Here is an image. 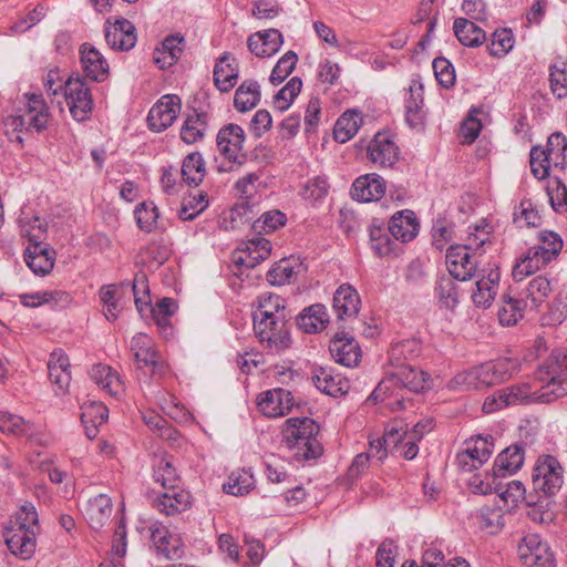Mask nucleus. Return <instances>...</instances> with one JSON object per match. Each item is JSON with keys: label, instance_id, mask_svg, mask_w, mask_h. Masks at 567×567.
Returning <instances> with one entry per match:
<instances>
[{"label": "nucleus", "instance_id": "c85d7f7f", "mask_svg": "<svg viewBox=\"0 0 567 567\" xmlns=\"http://www.w3.org/2000/svg\"><path fill=\"white\" fill-rule=\"evenodd\" d=\"M48 370L49 379L55 386V393H65L71 382V372L69 358L61 349L50 354Z\"/></svg>", "mask_w": 567, "mask_h": 567}, {"label": "nucleus", "instance_id": "ea45409f", "mask_svg": "<svg viewBox=\"0 0 567 567\" xmlns=\"http://www.w3.org/2000/svg\"><path fill=\"white\" fill-rule=\"evenodd\" d=\"M91 379L111 395H117L123 391V382L120 375L107 364H95L90 370Z\"/></svg>", "mask_w": 567, "mask_h": 567}, {"label": "nucleus", "instance_id": "72a5a7b5", "mask_svg": "<svg viewBox=\"0 0 567 567\" xmlns=\"http://www.w3.org/2000/svg\"><path fill=\"white\" fill-rule=\"evenodd\" d=\"M501 274L497 269H491L486 276L476 281V289L472 295L475 306L481 308H488L494 300Z\"/></svg>", "mask_w": 567, "mask_h": 567}, {"label": "nucleus", "instance_id": "f3484780", "mask_svg": "<svg viewBox=\"0 0 567 567\" xmlns=\"http://www.w3.org/2000/svg\"><path fill=\"white\" fill-rule=\"evenodd\" d=\"M238 78L239 64L236 58L229 52H224L216 60L214 66L213 79L215 86L220 92H229L237 84Z\"/></svg>", "mask_w": 567, "mask_h": 567}, {"label": "nucleus", "instance_id": "e2e57ef3", "mask_svg": "<svg viewBox=\"0 0 567 567\" xmlns=\"http://www.w3.org/2000/svg\"><path fill=\"white\" fill-rule=\"evenodd\" d=\"M296 261L292 259H281L275 264L267 272V280L272 286H284L290 282L295 275Z\"/></svg>", "mask_w": 567, "mask_h": 567}, {"label": "nucleus", "instance_id": "de8ad7c7", "mask_svg": "<svg viewBox=\"0 0 567 567\" xmlns=\"http://www.w3.org/2000/svg\"><path fill=\"white\" fill-rule=\"evenodd\" d=\"M112 514V501L105 494L90 499L86 505V515L93 527H101Z\"/></svg>", "mask_w": 567, "mask_h": 567}, {"label": "nucleus", "instance_id": "bb28decb", "mask_svg": "<svg viewBox=\"0 0 567 567\" xmlns=\"http://www.w3.org/2000/svg\"><path fill=\"white\" fill-rule=\"evenodd\" d=\"M525 452L522 444H512L503 450L496 457L492 478L504 477L516 473L524 464ZM495 482H493L494 484Z\"/></svg>", "mask_w": 567, "mask_h": 567}, {"label": "nucleus", "instance_id": "37998d69", "mask_svg": "<svg viewBox=\"0 0 567 567\" xmlns=\"http://www.w3.org/2000/svg\"><path fill=\"white\" fill-rule=\"evenodd\" d=\"M275 316L289 319L285 300L271 292L262 293L258 297V309L254 313V319H275Z\"/></svg>", "mask_w": 567, "mask_h": 567}, {"label": "nucleus", "instance_id": "864d4df0", "mask_svg": "<svg viewBox=\"0 0 567 567\" xmlns=\"http://www.w3.org/2000/svg\"><path fill=\"white\" fill-rule=\"evenodd\" d=\"M154 478L165 489L178 487L179 475L172 457L164 456L158 460L154 468Z\"/></svg>", "mask_w": 567, "mask_h": 567}, {"label": "nucleus", "instance_id": "4c0bfd02", "mask_svg": "<svg viewBox=\"0 0 567 567\" xmlns=\"http://www.w3.org/2000/svg\"><path fill=\"white\" fill-rule=\"evenodd\" d=\"M370 246L378 257H386L395 254L398 244L392 239L388 228L374 220L369 228Z\"/></svg>", "mask_w": 567, "mask_h": 567}, {"label": "nucleus", "instance_id": "69168bd1", "mask_svg": "<svg viewBox=\"0 0 567 567\" xmlns=\"http://www.w3.org/2000/svg\"><path fill=\"white\" fill-rule=\"evenodd\" d=\"M547 195L553 209L557 213L567 212V187L558 178H553L547 185Z\"/></svg>", "mask_w": 567, "mask_h": 567}, {"label": "nucleus", "instance_id": "a878e982", "mask_svg": "<svg viewBox=\"0 0 567 567\" xmlns=\"http://www.w3.org/2000/svg\"><path fill=\"white\" fill-rule=\"evenodd\" d=\"M311 379L318 390L331 396L346 394L349 390L348 381L328 367H313Z\"/></svg>", "mask_w": 567, "mask_h": 567}, {"label": "nucleus", "instance_id": "c756f323", "mask_svg": "<svg viewBox=\"0 0 567 567\" xmlns=\"http://www.w3.org/2000/svg\"><path fill=\"white\" fill-rule=\"evenodd\" d=\"M361 299L350 285H341L333 295L332 308L338 319L354 318L360 310Z\"/></svg>", "mask_w": 567, "mask_h": 567}, {"label": "nucleus", "instance_id": "423d86ee", "mask_svg": "<svg viewBox=\"0 0 567 567\" xmlns=\"http://www.w3.org/2000/svg\"><path fill=\"white\" fill-rule=\"evenodd\" d=\"M532 483L536 492L546 496L555 495L564 484V468L559 461L548 454L538 456L534 464Z\"/></svg>", "mask_w": 567, "mask_h": 567}, {"label": "nucleus", "instance_id": "0eeeda50", "mask_svg": "<svg viewBox=\"0 0 567 567\" xmlns=\"http://www.w3.org/2000/svg\"><path fill=\"white\" fill-rule=\"evenodd\" d=\"M288 318L275 316V319H254V331L261 344L274 353L288 349L291 339Z\"/></svg>", "mask_w": 567, "mask_h": 567}, {"label": "nucleus", "instance_id": "79ce46f5", "mask_svg": "<svg viewBox=\"0 0 567 567\" xmlns=\"http://www.w3.org/2000/svg\"><path fill=\"white\" fill-rule=\"evenodd\" d=\"M261 97L260 85L255 80H245L235 92L234 106L239 112H247L257 106Z\"/></svg>", "mask_w": 567, "mask_h": 567}, {"label": "nucleus", "instance_id": "6e6d98bb", "mask_svg": "<svg viewBox=\"0 0 567 567\" xmlns=\"http://www.w3.org/2000/svg\"><path fill=\"white\" fill-rule=\"evenodd\" d=\"M208 205L207 195L199 192L185 197L178 210L179 219L184 221L195 219Z\"/></svg>", "mask_w": 567, "mask_h": 567}, {"label": "nucleus", "instance_id": "39448f33", "mask_svg": "<svg viewBox=\"0 0 567 567\" xmlns=\"http://www.w3.org/2000/svg\"><path fill=\"white\" fill-rule=\"evenodd\" d=\"M320 427L309 417L288 419L282 431L285 441L297 460H315L321 456L323 447L318 440Z\"/></svg>", "mask_w": 567, "mask_h": 567}, {"label": "nucleus", "instance_id": "4468645a", "mask_svg": "<svg viewBox=\"0 0 567 567\" xmlns=\"http://www.w3.org/2000/svg\"><path fill=\"white\" fill-rule=\"evenodd\" d=\"M368 158L381 168H389L398 163L400 151L388 134L378 133L369 143Z\"/></svg>", "mask_w": 567, "mask_h": 567}, {"label": "nucleus", "instance_id": "c03bdc74", "mask_svg": "<svg viewBox=\"0 0 567 567\" xmlns=\"http://www.w3.org/2000/svg\"><path fill=\"white\" fill-rule=\"evenodd\" d=\"M550 292L549 279L545 276H537L528 282L522 297L527 300L530 310H537L547 300Z\"/></svg>", "mask_w": 567, "mask_h": 567}, {"label": "nucleus", "instance_id": "3c124183", "mask_svg": "<svg viewBox=\"0 0 567 567\" xmlns=\"http://www.w3.org/2000/svg\"><path fill=\"white\" fill-rule=\"evenodd\" d=\"M205 176V163L198 152L187 155L182 165V177L188 185L197 186Z\"/></svg>", "mask_w": 567, "mask_h": 567}, {"label": "nucleus", "instance_id": "dca6fc26", "mask_svg": "<svg viewBox=\"0 0 567 567\" xmlns=\"http://www.w3.org/2000/svg\"><path fill=\"white\" fill-rule=\"evenodd\" d=\"M150 538L157 554L166 559H175L182 555V540L173 535L162 523L155 522L150 525Z\"/></svg>", "mask_w": 567, "mask_h": 567}, {"label": "nucleus", "instance_id": "6ab92c4d", "mask_svg": "<svg viewBox=\"0 0 567 567\" xmlns=\"http://www.w3.org/2000/svg\"><path fill=\"white\" fill-rule=\"evenodd\" d=\"M329 350L336 362L348 368L358 365L361 358L359 343L346 333H337L330 341Z\"/></svg>", "mask_w": 567, "mask_h": 567}, {"label": "nucleus", "instance_id": "58836bf2", "mask_svg": "<svg viewBox=\"0 0 567 567\" xmlns=\"http://www.w3.org/2000/svg\"><path fill=\"white\" fill-rule=\"evenodd\" d=\"M502 307L498 311V320L502 326H514L524 316V311L529 309L527 300L523 297L515 298L509 293L502 296Z\"/></svg>", "mask_w": 567, "mask_h": 567}, {"label": "nucleus", "instance_id": "7c9ffc66", "mask_svg": "<svg viewBox=\"0 0 567 567\" xmlns=\"http://www.w3.org/2000/svg\"><path fill=\"white\" fill-rule=\"evenodd\" d=\"M185 47L184 37L179 34L168 35L162 42L161 48H156L153 53V60L159 69L172 66L181 58Z\"/></svg>", "mask_w": 567, "mask_h": 567}, {"label": "nucleus", "instance_id": "052dcab7", "mask_svg": "<svg viewBox=\"0 0 567 567\" xmlns=\"http://www.w3.org/2000/svg\"><path fill=\"white\" fill-rule=\"evenodd\" d=\"M302 81L298 76L291 78L288 83L281 87L274 97V105L279 111H286L293 99L300 93Z\"/></svg>", "mask_w": 567, "mask_h": 567}, {"label": "nucleus", "instance_id": "a18cd8bd", "mask_svg": "<svg viewBox=\"0 0 567 567\" xmlns=\"http://www.w3.org/2000/svg\"><path fill=\"white\" fill-rule=\"evenodd\" d=\"M329 315L323 305L317 303L303 310L299 316L298 324L307 333H313L326 328Z\"/></svg>", "mask_w": 567, "mask_h": 567}, {"label": "nucleus", "instance_id": "f03ea898", "mask_svg": "<svg viewBox=\"0 0 567 567\" xmlns=\"http://www.w3.org/2000/svg\"><path fill=\"white\" fill-rule=\"evenodd\" d=\"M40 533L39 516L35 506L25 502L16 513L14 520L4 528V543L12 555L28 560L37 548V536Z\"/></svg>", "mask_w": 567, "mask_h": 567}, {"label": "nucleus", "instance_id": "5fc2aeb1", "mask_svg": "<svg viewBox=\"0 0 567 567\" xmlns=\"http://www.w3.org/2000/svg\"><path fill=\"white\" fill-rule=\"evenodd\" d=\"M421 352V346L420 343L414 340H404L402 342H398L392 346L389 355H390V362L393 365H398L400 368L405 367L404 362L413 360L414 358L419 357Z\"/></svg>", "mask_w": 567, "mask_h": 567}, {"label": "nucleus", "instance_id": "2f4dec72", "mask_svg": "<svg viewBox=\"0 0 567 567\" xmlns=\"http://www.w3.org/2000/svg\"><path fill=\"white\" fill-rule=\"evenodd\" d=\"M425 120L423 111V85L412 81L409 87V97L405 100V121L413 127H422Z\"/></svg>", "mask_w": 567, "mask_h": 567}, {"label": "nucleus", "instance_id": "f704fd0d", "mask_svg": "<svg viewBox=\"0 0 567 567\" xmlns=\"http://www.w3.org/2000/svg\"><path fill=\"white\" fill-rule=\"evenodd\" d=\"M476 488L481 494H487L495 489L499 497L512 507L517 506L519 502L524 501L526 493L525 485L518 480L508 482L505 488L501 484H495L493 487L491 482L487 481L485 483L482 481Z\"/></svg>", "mask_w": 567, "mask_h": 567}, {"label": "nucleus", "instance_id": "c9c22d12", "mask_svg": "<svg viewBox=\"0 0 567 567\" xmlns=\"http://www.w3.org/2000/svg\"><path fill=\"white\" fill-rule=\"evenodd\" d=\"M454 34L465 47L477 48L486 40V32L473 21L465 18H456L453 24Z\"/></svg>", "mask_w": 567, "mask_h": 567}, {"label": "nucleus", "instance_id": "a211bd4d", "mask_svg": "<svg viewBox=\"0 0 567 567\" xmlns=\"http://www.w3.org/2000/svg\"><path fill=\"white\" fill-rule=\"evenodd\" d=\"M284 44V37L277 29L258 31L249 35L247 47L257 58H269L276 54Z\"/></svg>", "mask_w": 567, "mask_h": 567}, {"label": "nucleus", "instance_id": "9b49d317", "mask_svg": "<svg viewBox=\"0 0 567 567\" xmlns=\"http://www.w3.org/2000/svg\"><path fill=\"white\" fill-rule=\"evenodd\" d=\"M518 557L526 567H555V556L538 534L524 536L517 548Z\"/></svg>", "mask_w": 567, "mask_h": 567}, {"label": "nucleus", "instance_id": "49530a36", "mask_svg": "<svg viewBox=\"0 0 567 567\" xmlns=\"http://www.w3.org/2000/svg\"><path fill=\"white\" fill-rule=\"evenodd\" d=\"M435 296L441 309L455 310L458 305V291L452 276H443L436 281Z\"/></svg>", "mask_w": 567, "mask_h": 567}, {"label": "nucleus", "instance_id": "4d7b16f0", "mask_svg": "<svg viewBox=\"0 0 567 567\" xmlns=\"http://www.w3.org/2000/svg\"><path fill=\"white\" fill-rule=\"evenodd\" d=\"M0 431L14 436L28 435L31 424L20 415L0 411Z\"/></svg>", "mask_w": 567, "mask_h": 567}, {"label": "nucleus", "instance_id": "aec40b11", "mask_svg": "<svg viewBox=\"0 0 567 567\" xmlns=\"http://www.w3.org/2000/svg\"><path fill=\"white\" fill-rule=\"evenodd\" d=\"M105 27L106 43L115 50L127 51L136 43L135 27L126 19H116L114 23L107 20Z\"/></svg>", "mask_w": 567, "mask_h": 567}, {"label": "nucleus", "instance_id": "e433bc0d", "mask_svg": "<svg viewBox=\"0 0 567 567\" xmlns=\"http://www.w3.org/2000/svg\"><path fill=\"white\" fill-rule=\"evenodd\" d=\"M474 519L478 528L487 535L501 533L505 523L501 507L496 505H484L476 511Z\"/></svg>", "mask_w": 567, "mask_h": 567}, {"label": "nucleus", "instance_id": "f257e3e1", "mask_svg": "<svg viewBox=\"0 0 567 567\" xmlns=\"http://www.w3.org/2000/svg\"><path fill=\"white\" fill-rule=\"evenodd\" d=\"M537 379L542 385L532 390L528 383L514 384L502 389L509 405L532 402L549 403L567 394V353L556 349L539 365Z\"/></svg>", "mask_w": 567, "mask_h": 567}, {"label": "nucleus", "instance_id": "8fccbe9b", "mask_svg": "<svg viewBox=\"0 0 567 567\" xmlns=\"http://www.w3.org/2000/svg\"><path fill=\"white\" fill-rule=\"evenodd\" d=\"M515 39L511 29H496L491 35L487 50L489 55L501 59L512 51Z\"/></svg>", "mask_w": 567, "mask_h": 567}, {"label": "nucleus", "instance_id": "ddd939ff", "mask_svg": "<svg viewBox=\"0 0 567 567\" xmlns=\"http://www.w3.org/2000/svg\"><path fill=\"white\" fill-rule=\"evenodd\" d=\"M182 109L181 99L175 94L163 95L150 110L148 127L153 132H163L177 118Z\"/></svg>", "mask_w": 567, "mask_h": 567}, {"label": "nucleus", "instance_id": "13d9d810", "mask_svg": "<svg viewBox=\"0 0 567 567\" xmlns=\"http://www.w3.org/2000/svg\"><path fill=\"white\" fill-rule=\"evenodd\" d=\"M514 221L519 226L538 227L542 216L530 199H523L514 210Z\"/></svg>", "mask_w": 567, "mask_h": 567}, {"label": "nucleus", "instance_id": "09e8293b", "mask_svg": "<svg viewBox=\"0 0 567 567\" xmlns=\"http://www.w3.org/2000/svg\"><path fill=\"white\" fill-rule=\"evenodd\" d=\"M362 118L355 111L344 112L336 122L333 137L339 143H346L358 132Z\"/></svg>", "mask_w": 567, "mask_h": 567}, {"label": "nucleus", "instance_id": "9d476101", "mask_svg": "<svg viewBox=\"0 0 567 567\" xmlns=\"http://www.w3.org/2000/svg\"><path fill=\"white\" fill-rule=\"evenodd\" d=\"M64 96L70 113L75 121L89 117L93 109L91 89L81 78H69L64 83Z\"/></svg>", "mask_w": 567, "mask_h": 567}, {"label": "nucleus", "instance_id": "774afa93", "mask_svg": "<svg viewBox=\"0 0 567 567\" xmlns=\"http://www.w3.org/2000/svg\"><path fill=\"white\" fill-rule=\"evenodd\" d=\"M489 362L493 369L492 374L497 379V384L511 379L520 368L519 361L514 358H501Z\"/></svg>", "mask_w": 567, "mask_h": 567}, {"label": "nucleus", "instance_id": "603ef678", "mask_svg": "<svg viewBox=\"0 0 567 567\" xmlns=\"http://www.w3.org/2000/svg\"><path fill=\"white\" fill-rule=\"evenodd\" d=\"M255 484L254 475L250 471L247 470H239L236 472H233L227 483L223 485V489L227 494H231L235 496H243L252 488Z\"/></svg>", "mask_w": 567, "mask_h": 567}, {"label": "nucleus", "instance_id": "bf43d9fd", "mask_svg": "<svg viewBox=\"0 0 567 567\" xmlns=\"http://www.w3.org/2000/svg\"><path fill=\"white\" fill-rule=\"evenodd\" d=\"M135 218L140 229L151 233L157 224L159 213L153 202H144L136 206Z\"/></svg>", "mask_w": 567, "mask_h": 567}, {"label": "nucleus", "instance_id": "473e14b6", "mask_svg": "<svg viewBox=\"0 0 567 567\" xmlns=\"http://www.w3.org/2000/svg\"><path fill=\"white\" fill-rule=\"evenodd\" d=\"M27 97V116L28 127L34 128L35 132H41L47 128L49 123V109L42 94H25Z\"/></svg>", "mask_w": 567, "mask_h": 567}, {"label": "nucleus", "instance_id": "f8f14e48", "mask_svg": "<svg viewBox=\"0 0 567 567\" xmlns=\"http://www.w3.org/2000/svg\"><path fill=\"white\" fill-rule=\"evenodd\" d=\"M471 245H453L446 252V267L454 279L466 281L474 277L478 266L476 252Z\"/></svg>", "mask_w": 567, "mask_h": 567}, {"label": "nucleus", "instance_id": "412c9836", "mask_svg": "<svg viewBox=\"0 0 567 567\" xmlns=\"http://www.w3.org/2000/svg\"><path fill=\"white\" fill-rule=\"evenodd\" d=\"M154 507L166 516H174L187 511L192 505L190 494L178 487L165 489L153 502Z\"/></svg>", "mask_w": 567, "mask_h": 567}, {"label": "nucleus", "instance_id": "680f3d73", "mask_svg": "<svg viewBox=\"0 0 567 567\" xmlns=\"http://www.w3.org/2000/svg\"><path fill=\"white\" fill-rule=\"evenodd\" d=\"M298 62V55L295 51H287L274 66L269 81L274 84H280L292 73Z\"/></svg>", "mask_w": 567, "mask_h": 567}, {"label": "nucleus", "instance_id": "5701e85b", "mask_svg": "<svg viewBox=\"0 0 567 567\" xmlns=\"http://www.w3.org/2000/svg\"><path fill=\"white\" fill-rule=\"evenodd\" d=\"M385 193V182L378 174L371 173L358 177L351 187V196L358 202L379 200Z\"/></svg>", "mask_w": 567, "mask_h": 567}, {"label": "nucleus", "instance_id": "4be33fe9", "mask_svg": "<svg viewBox=\"0 0 567 567\" xmlns=\"http://www.w3.org/2000/svg\"><path fill=\"white\" fill-rule=\"evenodd\" d=\"M271 252V243L262 237H256L247 241L245 249L237 250L233 261L237 266L254 268L266 260Z\"/></svg>", "mask_w": 567, "mask_h": 567}, {"label": "nucleus", "instance_id": "b1692460", "mask_svg": "<svg viewBox=\"0 0 567 567\" xmlns=\"http://www.w3.org/2000/svg\"><path fill=\"white\" fill-rule=\"evenodd\" d=\"M420 224L411 209L396 212L389 220L388 230L395 240L411 241L419 234Z\"/></svg>", "mask_w": 567, "mask_h": 567}, {"label": "nucleus", "instance_id": "2eb2a0df", "mask_svg": "<svg viewBox=\"0 0 567 567\" xmlns=\"http://www.w3.org/2000/svg\"><path fill=\"white\" fill-rule=\"evenodd\" d=\"M295 405L290 391L277 388L260 394L258 408L268 417H280L288 414Z\"/></svg>", "mask_w": 567, "mask_h": 567}, {"label": "nucleus", "instance_id": "393cba45", "mask_svg": "<svg viewBox=\"0 0 567 567\" xmlns=\"http://www.w3.org/2000/svg\"><path fill=\"white\" fill-rule=\"evenodd\" d=\"M131 350L138 369L153 367V372L163 368L161 357L154 348L151 337L145 333H137L132 338Z\"/></svg>", "mask_w": 567, "mask_h": 567}, {"label": "nucleus", "instance_id": "0e129e2a", "mask_svg": "<svg viewBox=\"0 0 567 567\" xmlns=\"http://www.w3.org/2000/svg\"><path fill=\"white\" fill-rule=\"evenodd\" d=\"M286 223V215L278 209H274L264 213L257 220H255V223L252 224V228L259 234L261 231L272 233L279 229L280 227H284Z\"/></svg>", "mask_w": 567, "mask_h": 567}, {"label": "nucleus", "instance_id": "6e6552de", "mask_svg": "<svg viewBox=\"0 0 567 567\" xmlns=\"http://www.w3.org/2000/svg\"><path fill=\"white\" fill-rule=\"evenodd\" d=\"M245 142L244 130L234 123L221 127L217 134V147L219 153L228 161L229 166H220L219 172H229L241 166L246 162V154L243 152Z\"/></svg>", "mask_w": 567, "mask_h": 567}, {"label": "nucleus", "instance_id": "1a4fd4ad", "mask_svg": "<svg viewBox=\"0 0 567 567\" xmlns=\"http://www.w3.org/2000/svg\"><path fill=\"white\" fill-rule=\"evenodd\" d=\"M29 234V245L24 250V260L33 274L39 276L48 275L54 266L55 252L42 244L43 229L39 225L38 233Z\"/></svg>", "mask_w": 567, "mask_h": 567}, {"label": "nucleus", "instance_id": "7ed1b4c3", "mask_svg": "<svg viewBox=\"0 0 567 567\" xmlns=\"http://www.w3.org/2000/svg\"><path fill=\"white\" fill-rule=\"evenodd\" d=\"M399 384L412 392H421L431 386V377L427 372L417 370L411 365L402 367L394 375L383 379L378 384L368 398V402L377 404L378 402L390 400L388 402V406L392 410L405 409V402L403 399L391 400L393 394L391 390Z\"/></svg>", "mask_w": 567, "mask_h": 567}, {"label": "nucleus", "instance_id": "cd10ccee", "mask_svg": "<svg viewBox=\"0 0 567 567\" xmlns=\"http://www.w3.org/2000/svg\"><path fill=\"white\" fill-rule=\"evenodd\" d=\"M81 63L86 78L103 82L109 76V63L104 56L91 44L84 43L80 48Z\"/></svg>", "mask_w": 567, "mask_h": 567}, {"label": "nucleus", "instance_id": "338daca9", "mask_svg": "<svg viewBox=\"0 0 567 567\" xmlns=\"http://www.w3.org/2000/svg\"><path fill=\"white\" fill-rule=\"evenodd\" d=\"M550 91L557 99L567 96V71L565 62L549 68Z\"/></svg>", "mask_w": 567, "mask_h": 567}, {"label": "nucleus", "instance_id": "a19ab883", "mask_svg": "<svg viewBox=\"0 0 567 567\" xmlns=\"http://www.w3.org/2000/svg\"><path fill=\"white\" fill-rule=\"evenodd\" d=\"M208 126V114L206 112L194 111L187 115L181 128V138L186 144H194L200 141Z\"/></svg>", "mask_w": 567, "mask_h": 567}, {"label": "nucleus", "instance_id": "20e7f679", "mask_svg": "<svg viewBox=\"0 0 567 567\" xmlns=\"http://www.w3.org/2000/svg\"><path fill=\"white\" fill-rule=\"evenodd\" d=\"M564 246L561 237L551 230H542L537 235V244L529 247L517 260L513 276L522 280L555 260Z\"/></svg>", "mask_w": 567, "mask_h": 567}]
</instances>
